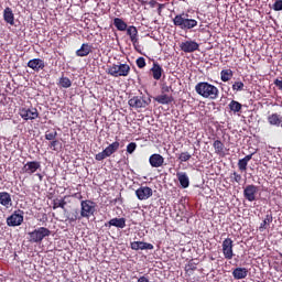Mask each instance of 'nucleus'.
I'll list each match as a JSON object with an SVG mask.
<instances>
[{
    "label": "nucleus",
    "mask_w": 282,
    "mask_h": 282,
    "mask_svg": "<svg viewBox=\"0 0 282 282\" xmlns=\"http://www.w3.org/2000/svg\"><path fill=\"white\" fill-rule=\"evenodd\" d=\"M191 160V154L188 152H182L178 155V161L181 162H188Z\"/></svg>",
    "instance_id": "43"
},
{
    "label": "nucleus",
    "mask_w": 282,
    "mask_h": 282,
    "mask_svg": "<svg viewBox=\"0 0 282 282\" xmlns=\"http://www.w3.org/2000/svg\"><path fill=\"white\" fill-rule=\"evenodd\" d=\"M180 47L182 52L194 53L198 51L199 45L196 41H185L181 43Z\"/></svg>",
    "instance_id": "14"
},
{
    "label": "nucleus",
    "mask_w": 282,
    "mask_h": 282,
    "mask_svg": "<svg viewBox=\"0 0 282 282\" xmlns=\"http://www.w3.org/2000/svg\"><path fill=\"white\" fill-rule=\"evenodd\" d=\"M137 66L139 69H143L145 67V59L144 57H139L137 59Z\"/></svg>",
    "instance_id": "45"
},
{
    "label": "nucleus",
    "mask_w": 282,
    "mask_h": 282,
    "mask_svg": "<svg viewBox=\"0 0 282 282\" xmlns=\"http://www.w3.org/2000/svg\"><path fill=\"white\" fill-rule=\"evenodd\" d=\"M149 6L155 8L158 6V14L161 15L162 10L165 8V4H158L156 1L149 2Z\"/></svg>",
    "instance_id": "42"
},
{
    "label": "nucleus",
    "mask_w": 282,
    "mask_h": 282,
    "mask_svg": "<svg viewBox=\"0 0 282 282\" xmlns=\"http://www.w3.org/2000/svg\"><path fill=\"white\" fill-rule=\"evenodd\" d=\"M195 93H197L199 97L209 100H217L220 95V90L217 88V86L206 82H202L195 85Z\"/></svg>",
    "instance_id": "1"
},
{
    "label": "nucleus",
    "mask_w": 282,
    "mask_h": 282,
    "mask_svg": "<svg viewBox=\"0 0 282 282\" xmlns=\"http://www.w3.org/2000/svg\"><path fill=\"white\" fill-rule=\"evenodd\" d=\"M61 88H70L72 87V80L68 77H61L59 83H57Z\"/></svg>",
    "instance_id": "38"
},
{
    "label": "nucleus",
    "mask_w": 282,
    "mask_h": 282,
    "mask_svg": "<svg viewBox=\"0 0 282 282\" xmlns=\"http://www.w3.org/2000/svg\"><path fill=\"white\" fill-rule=\"evenodd\" d=\"M67 196L64 197V199L55 198L53 199V209H66L67 202L65 200Z\"/></svg>",
    "instance_id": "34"
},
{
    "label": "nucleus",
    "mask_w": 282,
    "mask_h": 282,
    "mask_svg": "<svg viewBox=\"0 0 282 282\" xmlns=\"http://www.w3.org/2000/svg\"><path fill=\"white\" fill-rule=\"evenodd\" d=\"M267 121L271 127H281L282 124V117L278 113H272L267 117Z\"/></svg>",
    "instance_id": "23"
},
{
    "label": "nucleus",
    "mask_w": 282,
    "mask_h": 282,
    "mask_svg": "<svg viewBox=\"0 0 282 282\" xmlns=\"http://www.w3.org/2000/svg\"><path fill=\"white\" fill-rule=\"evenodd\" d=\"M149 163L153 169H160L162 165H164V156L161 154H152L149 158Z\"/></svg>",
    "instance_id": "18"
},
{
    "label": "nucleus",
    "mask_w": 282,
    "mask_h": 282,
    "mask_svg": "<svg viewBox=\"0 0 282 282\" xmlns=\"http://www.w3.org/2000/svg\"><path fill=\"white\" fill-rule=\"evenodd\" d=\"M230 178H231V183H238V184H240L241 181H242L241 174H238L237 172L231 173Z\"/></svg>",
    "instance_id": "40"
},
{
    "label": "nucleus",
    "mask_w": 282,
    "mask_h": 282,
    "mask_svg": "<svg viewBox=\"0 0 282 282\" xmlns=\"http://www.w3.org/2000/svg\"><path fill=\"white\" fill-rule=\"evenodd\" d=\"M154 80H160L162 78V74H164V69L158 62H153L152 68H150Z\"/></svg>",
    "instance_id": "20"
},
{
    "label": "nucleus",
    "mask_w": 282,
    "mask_h": 282,
    "mask_svg": "<svg viewBox=\"0 0 282 282\" xmlns=\"http://www.w3.org/2000/svg\"><path fill=\"white\" fill-rule=\"evenodd\" d=\"M196 270H197V263H195L193 260H189V262H187V264L185 265L186 274L193 275Z\"/></svg>",
    "instance_id": "36"
},
{
    "label": "nucleus",
    "mask_w": 282,
    "mask_h": 282,
    "mask_svg": "<svg viewBox=\"0 0 282 282\" xmlns=\"http://www.w3.org/2000/svg\"><path fill=\"white\" fill-rule=\"evenodd\" d=\"M23 224V210L17 209L11 216L7 218L8 227H19Z\"/></svg>",
    "instance_id": "10"
},
{
    "label": "nucleus",
    "mask_w": 282,
    "mask_h": 282,
    "mask_svg": "<svg viewBox=\"0 0 282 282\" xmlns=\"http://www.w3.org/2000/svg\"><path fill=\"white\" fill-rule=\"evenodd\" d=\"M272 9L274 11H282V1H275L273 4H272Z\"/></svg>",
    "instance_id": "47"
},
{
    "label": "nucleus",
    "mask_w": 282,
    "mask_h": 282,
    "mask_svg": "<svg viewBox=\"0 0 282 282\" xmlns=\"http://www.w3.org/2000/svg\"><path fill=\"white\" fill-rule=\"evenodd\" d=\"M93 52V46L89 43L82 44L80 48L76 51V56L86 57Z\"/></svg>",
    "instance_id": "21"
},
{
    "label": "nucleus",
    "mask_w": 282,
    "mask_h": 282,
    "mask_svg": "<svg viewBox=\"0 0 282 282\" xmlns=\"http://www.w3.org/2000/svg\"><path fill=\"white\" fill-rule=\"evenodd\" d=\"M221 82L229 83L230 79L234 78V70L232 69H223L220 73Z\"/></svg>",
    "instance_id": "32"
},
{
    "label": "nucleus",
    "mask_w": 282,
    "mask_h": 282,
    "mask_svg": "<svg viewBox=\"0 0 282 282\" xmlns=\"http://www.w3.org/2000/svg\"><path fill=\"white\" fill-rule=\"evenodd\" d=\"M221 248H223L224 259L232 260L234 257H235V253H234V240L231 238L224 239Z\"/></svg>",
    "instance_id": "9"
},
{
    "label": "nucleus",
    "mask_w": 282,
    "mask_h": 282,
    "mask_svg": "<svg viewBox=\"0 0 282 282\" xmlns=\"http://www.w3.org/2000/svg\"><path fill=\"white\" fill-rule=\"evenodd\" d=\"M173 24L183 31H189L198 25L197 20L188 18V14H176L173 19Z\"/></svg>",
    "instance_id": "2"
},
{
    "label": "nucleus",
    "mask_w": 282,
    "mask_h": 282,
    "mask_svg": "<svg viewBox=\"0 0 282 282\" xmlns=\"http://www.w3.org/2000/svg\"><path fill=\"white\" fill-rule=\"evenodd\" d=\"M113 25L117 28L118 31L120 32H126L129 28L127 22L121 20L120 18L113 19Z\"/></svg>",
    "instance_id": "31"
},
{
    "label": "nucleus",
    "mask_w": 282,
    "mask_h": 282,
    "mask_svg": "<svg viewBox=\"0 0 282 282\" xmlns=\"http://www.w3.org/2000/svg\"><path fill=\"white\" fill-rule=\"evenodd\" d=\"M3 20L9 25H14V13L13 10L7 7V9L3 10Z\"/></svg>",
    "instance_id": "27"
},
{
    "label": "nucleus",
    "mask_w": 282,
    "mask_h": 282,
    "mask_svg": "<svg viewBox=\"0 0 282 282\" xmlns=\"http://www.w3.org/2000/svg\"><path fill=\"white\" fill-rule=\"evenodd\" d=\"M254 153L248 154L243 156L242 159L238 160V170L240 172H246L247 166L249 165V162L253 159Z\"/></svg>",
    "instance_id": "22"
},
{
    "label": "nucleus",
    "mask_w": 282,
    "mask_h": 282,
    "mask_svg": "<svg viewBox=\"0 0 282 282\" xmlns=\"http://www.w3.org/2000/svg\"><path fill=\"white\" fill-rule=\"evenodd\" d=\"M131 73V67L128 64H118L110 65L106 74L112 77H127Z\"/></svg>",
    "instance_id": "3"
},
{
    "label": "nucleus",
    "mask_w": 282,
    "mask_h": 282,
    "mask_svg": "<svg viewBox=\"0 0 282 282\" xmlns=\"http://www.w3.org/2000/svg\"><path fill=\"white\" fill-rule=\"evenodd\" d=\"M0 206H3L7 209L13 206V199L11 198L10 193L0 192Z\"/></svg>",
    "instance_id": "16"
},
{
    "label": "nucleus",
    "mask_w": 282,
    "mask_h": 282,
    "mask_svg": "<svg viewBox=\"0 0 282 282\" xmlns=\"http://www.w3.org/2000/svg\"><path fill=\"white\" fill-rule=\"evenodd\" d=\"M128 32V35L130 37V42H132L133 46L138 43V30L135 26H129V29H126Z\"/></svg>",
    "instance_id": "30"
},
{
    "label": "nucleus",
    "mask_w": 282,
    "mask_h": 282,
    "mask_svg": "<svg viewBox=\"0 0 282 282\" xmlns=\"http://www.w3.org/2000/svg\"><path fill=\"white\" fill-rule=\"evenodd\" d=\"M134 195H137L138 200H148L152 197L153 191L149 186H141L134 191Z\"/></svg>",
    "instance_id": "12"
},
{
    "label": "nucleus",
    "mask_w": 282,
    "mask_h": 282,
    "mask_svg": "<svg viewBox=\"0 0 282 282\" xmlns=\"http://www.w3.org/2000/svg\"><path fill=\"white\" fill-rule=\"evenodd\" d=\"M28 67L31 68L33 72L39 73L45 67L44 61L40 58L31 59L28 62Z\"/></svg>",
    "instance_id": "17"
},
{
    "label": "nucleus",
    "mask_w": 282,
    "mask_h": 282,
    "mask_svg": "<svg viewBox=\"0 0 282 282\" xmlns=\"http://www.w3.org/2000/svg\"><path fill=\"white\" fill-rule=\"evenodd\" d=\"M152 100L144 96H133L129 99L128 105L132 109H145Z\"/></svg>",
    "instance_id": "7"
},
{
    "label": "nucleus",
    "mask_w": 282,
    "mask_h": 282,
    "mask_svg": "<svg viewBox=\"0 0 282 282\" xmlns=\"http://www.w3.org/2000/svg\"><path fill=\"white\" fill-rule=\"evenodd\" d=\"M105 7V2H97V8L98 9H100L101 11H108L109 9V6H106V8H104Z\"/></svg>",
    "instance_id": "48"
},
{
    "label": "nucleus",
    "mask_w": 282,
    "mask_h": 282,
    "mask_svg": "<svg viewBox=\"0 0 282 282\" xmlns=\"http://www.w3.org/2000/svg\"><path fill=\"white\" fill-rule=\"evenodd\" d=\"M96 213V203L86 199L80 200V218L90 219L91 216H95Z\"/></svg>",
    "instance_id": "6"
},
{
    "label": "nucleus",
    "mask_w": 282,
    "mask_h": 282,
    "mask_svg": "<svg viewBox=\"0 0 282 282\" xmlns=\"http://www.w3.org/2000/svg\"><path fill=\"white\" fill-rule=\"evenodd\" d=\"M137 282H149V278H147L144 275L139 276Z\"/></svg>",
    "instance_id": "50"
},
{
    "label": "nucleus",
    "mask_w": 282,
    "mask_h": 282,
    "mask_svg": "<svg viewBox=\"0 0 282 282\" xmlns=\"http://www.w3.org/2000/svg\"><path fill=\"white\" fill-rule=\"evenodd\" d=\"M72 197H75V198H77L79 200L83 199V195H80V193H75V194L72 195Z\"/></svg>",
    "instance_id": "51"
},
{
    "label": "nucleus",
    "mask_w": 282,
    "mask_h": 282,
    "mask_svg": "<svg viewBox=\"0 0 282 282\" xmlns=\"http://www.w3.org/2000/svg\"><path fill=\"white\" fill-rule=\"evenodd\" d=\"M119 149H120V142L113 141L108 147H106L104 151L96 154L95 160L97 162H102L104 160L112 156L113 153H117V151H119Z\"/></svg>",
    "instance_id": "5"
},
{
    "label": "nucleus",
    "mask_w": 282,
    "mask_h": 282,
    "mask_svg": "<svg viewBox=\"0 0 282 282\" xmlns=\"http://www.w3.org/2000/svg\"><path fill=\"white\" fill-rule=\"evenodd\" d=\"M52 231L46 227H39L29 232V241L33 243H41L44 238L50 237Z\"/></svg>",
    "instance_id": "4"
},
{
    "label": "nucleus",
    "mask_w": 282,
    "mask_h": 282,
    "mask_svg": "<svg viewBox=\"0 0 282 282\" xmlns=\"http://www.w3.org/2000/svg\"><path fill=\"white\" fill-rule=\"evenodd\" d=\"M176 177L178 180V183H181L182 188H188L189 187V177L186 174V172H177Z\"/></svg>",
    "instance_id": "26"
},
{
    "label": "nucleus",
    "mask_w": 282,
    "mask_h": 282,
    "mask_svg": "<svg viewBox=\"0 0 282 282\" xmlns=\"http://www.w3.org/2000/svg\"><path fill=\"white\" fill-rule=\"evenodd\" d=\"M130 248H132V250H153V245L150 242H142V241H134V242H130Z\"/></svg>",
    "instance_id": "19"
},
{
    "label": "nucleus",
    "mask_w": 282,
    "mask_h": 282,
    "mask_svg": "<svg viewBox=\"0 0 282 282\" xmlns=\"http://www.w3.org/2000/svg\"><path fill=\"white\" fill-rule=\"evenodd\" d=\"M271 223H273V216L271 214H268L267 216H264L263 221L260 223V226H259L260 232L268 230V228H270Z\"/></svg>",
    "instance_id": "29"
},
{
    "label": "nucleus",
    "mask_w": 282,
    "mask_h": 282,
    "mask_svg": "<svg viewBox=\"0 0 282 282\" xmlns=\"http://www.w3.org/2000/svg\"><path fill=\"white\" fill-rule=\"evenodd\" d=\"M241 109H242V105L239 104V101H237V100H231L230 101L229 110L231 112H234V115H237V113L241 112Z\"/></svg>",
    "instance_id": "33"
},
{
    "label": "nucleus",
    "mask_w": 282,
    "mask_h": 282,
    "mask_svg": "<svg viewBox=\"0 0 282 282\" xmlns=\"http://www.w3.org/2000/svg\"><path fill=\"white\" fill-rule=\"evenodd\" d=\"M52 151H58L61 149V142L58 140H51V144H48Z\"/></svg>",
    "instance_id": "41"
},
{
    "label": "nucleus",
    "mask_w": 282,
    "mask_h": 282,
    "mask_svg": "<svg viewBox=\"0 0 282 282\" xmlns=\"http://www.w3.org/2000/svg\"><path fill=\"white\" fill-rule=\"evenodd\" d=\"M19 116L22 118L24 121L29 120H36L40 116L39 110L35 107L26 108V107H21L19 108Z\"/></svg>",
    "instance_id": "8"
},
{
    "label": "nucleus",
    "mask_w": 282,
    "mask_h": 282,
    "mask_svg": "<svg viewBox=\"0 0 282 282\" xmlns=\"http://www.w3.org/2000/svg\"><path fill=\"white\" fill-rule=\"evenodd\" d=\"M274 85L276 88H279L280 91H282V80L281 79H275Z\"/></svg>",
    "instance_id": "49"
},
{
    "label": "nucleus",
    "mask_w": 282,
    "mask_h": 282,
    "mask_svg": "<svg viewBox=\"0 0 282 282\" xmlns=\"http://www.w3.org/2000/svg\"><path fill=\"white\" fill-rule=\"evenodd\" d=\"M83 218L85 217H80L78 209H75V212L69 213V215L67 216V221L69 224H74L78 220H82Z\"/></svg>",
    "instance_id": "35"
},
{
    "label": "nucleus",
    "mask_w": 282,
    "mask_h": 282,
    "mask_svg": "<svg viewBox=\"0 0 282 282\" xmlns=\"http://www.w3.org/2000/svg\"><path fill=\"white\" fill-rule=\"evenodd\" d=\"M231 274L234 275V279L236 281H239L247 278V275L249 274V270H247L246 268H236L234 272H231Z\"/></svg>",
    "instance_id": "25"
},
{
    "label": "nucleus",
    "mask_w": 282,
    "mask_h": 282,
    "mask_svg": "<svg viewBox=\"0 0 282 282\" xmlns=\"http://www.w3.org/2000/svg\"><path fill=\"white\" fill-rule=\"evenodd\" d=\"M243 83L241 80L235 82L234 85H231V90L235 93L243 91Z\"/></svg>",
    "instance_id": "39"
},
{
    "label": "nucleus",
    "mask_w": 282,
    "mask_h": 282,
    "mask_svg": "<svg viewBox=\"0 0 282 282\" xmlns=\"http://www.w3.org/2000/svg\"><path fill=\"white\" fill-rule=\"evenodd\" d=\"M257 194H258V186L253 184L247 185L246 188L243 189V197H246L248 202L257 200Z\"/></svg>",
    "instance_id": "13"
},
{
    "label": "nucleus",
    "mask_w": 282,
    "mask_h": 282,
    "mask_svg": "<svg viewBox=\"0 0 282 282\" xmlns=\"http://www.w3.org/2000/svg\"><path fill=\"white\" fill-rule=\"evenodd\" d=\"M161 91H162V95H165V94H169V93H173V88H172V86L163 85L162 88H161Z\"/></svg>",
    "instance_id": "46"
},
{
    "label": "nucleus",
    "mask_w": 282,
    "mask_h": 282,
    "mask_svg": "<svg viewBox=\"0 0 282 282\" xmlns=\"http://www.w3.org/2000/svg\"><path fill=\"white\" fill-rule=\"evenodd\" d=\"M42 167V164L39 161H29L22 167V174L32 175L35 174Z\"/></svg>",
    "instance_id": "11"
},
{
    "label": "nucleus",
    "mask_w": 282,
    "mask_h": 282,
    "mask_svg": "<svg viewBox=\"0 0 282 282\" xmlns=\"http://www.w3.org/2000/svg\"><path fill=\"white\" fill-rule=\"evenodd\" d=\"M212 147H214V151L216 155H219V156L225 155V143H223L221 140H215Z\"/></svg>",
    "instance_id": "28"
},
{
    "label": "nucleus",
    "mask_w": 282,
    "mask_h": 282,
    "mask_svg": "<svg viewBox=\"0 0 282 282\" xmlns=\"http://www.w3.org/2000/svg\"><path fill=\"white\" fill-rule=\"evenodd\" d=\"M105 227H116L118 229H123L127 227V218H111Z\"/></svg>",
    "instance_id": "15"
},
{
    "label": "nucleus",
    "mask_w": 282,
    "mask_h": 282,
    "mask_svg": "<svg viewBox=\"0 0 282 282\" xmlns=\"http://www.w3.org/2000/svg\"><path fill=\"white\" fill-rule=\"evenodd\" d=\"M137 150V143L135 142H130L128 147L126 148V152L129 154H132Z\"/></svg>",
    "instance_id": "44"
},
{
    "label": "nucleus",
    "mask_w": 282,
    "mask_h": 282,
    "mask_svg": "<svg viewBox=\"0 0 282 282\" xmlns=\"http://www.w3.org/2000/svg\"><path fill=\"white\" fill-rule=\"evenodd\" d=\"M35 175H36V177H39L40 182L43 181V174L37 173V174H35Z\"/></svg>",
    "instance_id": "52"
},
{
    "label": "nucleus",
    "mask_w": 282,
    "mask_h": 282,
    "mask_svg": "<svg viewBox=\"0 0 282 282\" xmlns=\"http://www.w3.org/2000/svg\"><path fill=\"white\" fill-rule=\"evenodd\" d=\"M57 137H58V132H56L55 129L47 130L46 133L44 134V138L46 139V141H56Z\"/></svg>",
    "instance_id": "37"
},
{
    "label": "nucleus",
    "mask_w": 282,
    "mask_h": 282,
    "mask_svg": "<svg viewBox=\"0 0 282 282\" xmlns=\"http://www.w3.org/2000/svg\"><path fill=\"white\" fill-rule=\"evenodd\" d=\"M154 101H156L160 105L165 106V105L172 104L174 101V98L172 95L162 94V95L154 97Z\"/></svg>",
    "instance_id": "24"
}]
</instances>
